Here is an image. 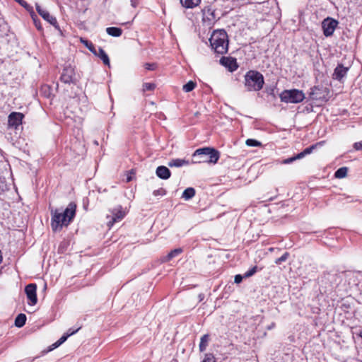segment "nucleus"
I'll return each mask as SVG.
<instances>
[{"label":"nucleus","mask_w":362,"mask_h":362,"mask_svg":"<svg viewBox=\"0 0 362 362\" xmlns=\"http://www.w3.org/2000/svg\"><path fill=\"white\" fill-rule=\"evenodd\" d=\"M208 341H209V335L208 334L203 335L201 338L199 346V351L201 352H203L204 351L206 350V346L208 345Z\"/></svg>","instance_id":"nucleus-27"},{"label":"nucleus","mask_w":362,"mask_h":362,"mask_svg":"<svg viewBox=\"0 0 362 362\" xmlns=\"http://www.w3.org/2000/svg\"><path fill=\"white\" fill-rule=\"evenodd\" d=\"M193 158H199V160H194L193 163H216L220 157L218 151L211 147H204L197 149L192 155Z\"/></svg>","instance_id":"nucleus-3"},{"label":"nucleus","mask_w":362,"mask_h":362,"mask_svg":"<svg viewBox=\"0 0 362 362\" xmlns=\"http://www.w3.org/2000/svg\"><path fill=\"white\" fill-rule=\"evenodd\" d=\"M75 71L74 69L69 65L66 66L62 71V73L60 76V81L62 83L71 84L75 83Z\"/></svg>","instance_id":"nucleus-8"},{"label":"nucleus","mask_w":362,"mask_h":362,"mask_svg":"<svg viewBox=\"0 0 362 362\" xmlns=\"http://www.w3.org/2000/svg\"><path fill=\"white\" fill-rule=\"evenodd\" d=\"M76 204L70 202L65 210L62 212L59 209L51 210V227L54 232L60 231L64 226H68L76 215Z\"/></svg>","instance_id":"nucleus-1"},{"label":"nucleus","mask_w":362,"mask_h":362,"mask_svg":"<svg viewBox=\"0 0 362 362\" xmlns=\"http://www.w3.org/2000/svg\"><path fill=\"white\" fill-rule=\"evenodd\" d=\"M36 11L39 13V15L45 21L49 22L51 25H54L55 28H58L57 21L55 17L51 16L49 13L43 9L40 5L36 4Z\"/></svg>","instance_id":"nucleus-13"},{"label":"nucleus","mask_w":362,"mask_h":362,"mask_svg":"<svg viewBox=\"0 0 362 362\" xmlns=\"http://www.w3.org/2000/svg\"><path fill=\"white\" fill-rule=\"evenodd\" d=\"M209 41L216 53L223 54L228 52V39L227 33L224 30L214 31Z\"/></svg>","instance_id":"nucleus-2"},{"label":"nucleus","mask_w":362,"mask_h":362,"mask_svg":"<svg viewBox=\"0 0 362 362\" xmlns=\"http://www.w3.org/2000/svg\"><path fill=\"white\" fill-rule=\"evenodd\" d=\"M359 336H360V337H361V339H362V330L360 332V333H359Z\"/></svg>","instance_id":"nucleus-46"},{"label":"nucleus","mask_w":362,"mask_h":362,"mask_svg":"<svg viewBox=\"0 0 362 362\" xmlns=\"http://www.w3.org/2000/svg\"><path fill=\"white\" fill-rule=\"evenodd\" d=\"M56 88H58V83L56 84Z\"/></svg>","instance_id":"nucleus-47"},{"label":"nucleus","mask_w":362,"mask_h":362,"mask_svg":"<svg viewBox=\"0 0 362 362\" xmlns=\"http://www.w3.org/2000/svg\"><path fill=\"white\" fill-rule=\"evenodd\" d=\"M264 83L263 75L255 70H250L245 76V86L248 91H258Z\"/></svg>","instance_id":"nucleus-4"},{"label":"nucleus","mask_w":362,"mask_h":362,"mask_svg":"<svg viewBox=\"0 0 362 362\" xmlns=\"http://www.w3.org/2000/svg\"><path fill=\"white\" fill-rule=\"evenodd\" d=\"M202 20L207 23L208 25H211L216 21L215 9L211 6H206L202 10Z\"/></svg>","instance_id":"nucleus-9"},{"label":"nucleus","mask_w":362,"mask_h":362,"mask_svg":"<svg viewBox=\"0 0 362 362\" xmlns=\"http://www.w3.org/2000/svg\"><path fill=\"white\" fill-rule=\"evenodd\" d=\"M339 22L334 18L329 17L325 18L322 22V28L324 35L326 37L332 36Z\"/></svg>","instance_id":"nucleus-7"},{"label":"nucleus","mask_w":362,"mask_h":362,"mask_svg":"<svg viewBox=\"0 0 362 362\" xmlns=\"http://www.w3.org/2000/svg\"><path fill=\"white\" fill-rule=\"evenodd\" d=\"M36 291L37 286L35 284H29L25 288V293L29 300L28 303L31 305H35L37 302Z\"/></svg>","instance_id":"nucleus-10"},{"label":"nucleus","mask_w":362,"mask_h":362,"mask_svg":"<svg viewBox=\"0 0 362 362\" xmlns=\"http://www.w3.org/2000/svg\"><path fill=\"white\" fill-rule=\"evenodd\" d=\"M74 329H69L67 332H71L72 331H74Z\"/></svg>","instance_id":"nucleus-45"},{"label":"nucleus","mask_w":362,"mask_h":362,"mask_svg":"<svg viewBox=\"0 0 362 362\" xmlns=\"http://www.w3.org/2000/svg\"><path fill=\"white\" fill-rule=\"evenodd\" d=\"M281 101L286 103H298L305 99V94L298 89L284 90L279 95Z\"/></svg>","instance_id":"nucleus-5"},{"label":"nucleus","mask_w":362,"mask_h":362,"mask_svg":"<svg viewBox=\"0 0 362 362\" xmlns=\"http://www.w3.org/2000/svg\"><path fill=\"white\" fill-rule=\"evenodd\" d=\"M81 42L93 54L97 55L98 51L94 45L89 40L81 38Z\"/></svg>","instance_id":"nucleus-26"},{"label":"nucleus","mask_w":362,"mask_h":362,"mask_svg":"<svg viewBox=\"0 0 362 362\" xmlns=\"http://www.w3.org/2000/svg\"><path fill=\"white\" fill-rule=\"evenodd\" d=\"M329 90L322 85L315 86L310 88V98L315 100L327 101L329 98Z\"/></svg>","instance_id":"nucleus-6"},{"label":"nucleus","mask_w":362,"mask_h":362,"mask_svg":"<svg viewBox=\"0 0 362 362\" xmlns=\"http://www.w3.org/2000/svg\"><path fill=\"white\" fill-rule=\"evenodd\" d=\"M125 216L124 212L122 211V206H119L118 209H115L112 211V216H107V218H110L107 222V226L110 228L115 223L120 221Z\"/></svg>","instance_id":"nucleus-12"},{"label":"nucleus","mask_w":362,"mask_h":362,"mask_svg":"<svg viewBox=\"0 0 362 362\" xmlns=\"http://www.w3.org/2000/svg\"><path fill=\"white\" fill-rule=\"evenodd\" d=\"M138 4V0H131V5L135 8Z\"/></svg>","instance_id":"nucleus-42"},{"label":"nucleus","mask_w":362,"mask_h":362,"mask_svg":"<svg viewBox=\"0 0 362 362\" xmlns=\"http://www.w3.org/2000/svg\"><path fill=\"white\" fill-rule=\"evenodd\" d=\"M245 278L244 276V274L243 275H241V274H237L235 276V278H234V282L235 284H240L242 282L243 279Z\"/></svg>","instance_id":"nucleus-38"},{"label":"nucleus","mask_w":362,"mask_h":362,"mask_svg":"<svg viewBox=\"0 0 362 362\" xmlns=\"http://www.w3.org/2000/svg\"><path fill=\"white\" fill-rule=\"evenodd\" d=\"M257 271V267L255 266L244 274L245 278H249L253 276Z\"/></svg>","instance_id":"nucleus-34"},{"label":"nucleus","mask_w":362,"mask_h":362,"mask_svg":"<svg viewBox=\"0 0 362 362\" xmlns=\"http://www.w3.org/2000/svg\"><path fill=\"white\" fill-rule=\"evenodd\" d=\"M195 195V189L193 187H188L185 189L182 193V197L185 200H189L194 197Z\"/></svg>","instance_id":"nucleus-25"},{"label":"nucleus","mask_w":362,"mask_h":362,"mask_svg":"<svg viewBox=\"0 0 362 362\" xmlns=\"http://www.w3.org/2000/svg\"><path fill=\"white\" fill-rule=\"evenodd\" d=\"M202 362H216V359L213 354L209 353L205 354Z\"/></svg>","instance_id":"nucleus-35"},{"label":"nucleus","mask_w":362,"mask_h":362,"mask_svg":"<svg viewBox=\"0 0 362 362\" xmlns=\"http://www.w3.org/2000/svg\"><path fill=\"white\" fill-rule=\"evenodd\" d=\"M40 93L45 98H50L52 95V88L49 85H42L40 88Z\"/></svg>","instance_id":"nucleus-24"},{"label":"nucleus","mask_w":362,"mask_h":362,"mask_svg":"<svg viewBox=\"0 0 362 362\" xmlns=\"http://www.w3.org/2000/svg\"><path fill=\"white\" fill-rule=\"evenodd\" d=\"M349 68L344 66L343 64H339L334 69L332 74V78L339 82H343L344 78L346 77Z\"/></svg>","instance_id":"nucleus-14"},{"label":"nucleus","mask_w":362,"mask_h":362,"mask_svg":"<svg viewBox=\"0 0 362 362\" xmlns=\"http://www.w3.org/2000/svg\"><path fill=\"white\" fill-rule=\"evenodd\" d=\"M145 68L147 69V70H151V71H153L156 69V64H150V63H146L145 65H144Z\"/></svg>","instance_id":"nucleus-39"},{"label":"nucleus","mask_w":362,"mask_h":362,"mask_svg":"<svg viewBox=\"0 0 362 362\" xmlns=\"http://www.w3.org/2000/svg\"><path fill=\"white\" fill-rule=\"evenodd\" d=\"M298 159H300V158H297V155L295 156H293V157H291V158H286L285 160H283V163L284 164H289L292 162H293L294 160H298Z\"/></svg>","instance_id":"nucleus-37"},{"label":"nucleus","mask_w":362,"mask_h":362,"mask_svg":"<svg viewBox=\"0 0 362 362\" xmlns=\"http://www.w3.org/2000/svg\"><path fill=\"white\" fill-rule=\"evenodd\" d=\"M156 88V85L153 83H144L143 84V91H151Z\"/></svg>","instance_id":"nucleus-32"},{"label":"nucleus","mask_w":362,"mask_h":362,"mask_svg":"<svg viewBox=\"0 0 362 362\" xmlns=\"http://www.w3.org/2000/svg\"><path fill=\"white\" fill-rule=\"evenodd\" d=\"M315 145H312L306 148H305L302 152L297 154V158H300V159L305 157L306 155L311 153L313 149L315 148Z\"/></svg>","instance_id":"nucleus-29"},{"label":"nucleus","mask_w":362,"mask_h":362,"mask_svg":"<svg viewBox=\"0 0 362 362\" xmlns=\"http://www.w3.org/2000/svg\"><path fill=\"white\" fill-rule=\"evenodd\" d=\"M182 250L181 248H176L171 250L166 256H165L162 261L163 262H167L171 260L173 258L177 257L178 255L181 254Z\"/></svg>","instance_id":"nucleus-19"},{"label":"nucleus","mask_w":362,"mask_h":362,"mask_svg":"<svg viewBox=\"0 0 362 362\" xmlns=\"http://www.w3.org/2000/svg\"><path fill=\"white\" fill-rule=\"evenodd\" d=\"M166 194V191L163 188H160L158 189L154 190L153 194L154 196H163Z\"/></svg>","instance_id":"nucleus-36"},{"label":"nucleus","mask_w":362,"mask_h":362,"mask_svg":"<svg viewBox=\"0 0 362 362\" xmlns=\"http://www.w3.org/2000/svg\"><path fill=\"white\" fill-rule=\"evenodd\" d=\"M274 326H275V324H274V323H272V325H269V326L268 327V329H272Z\"/></svg>","instance_id":"nucleus-43"},{"label":"nucleus","mask_w":362,"mask_h":362,"mask_svg":"<svg viewBox=\"0 0 362 362\" xmlns=\"http://www.w3.org/2000/svg\"><path fill=\"white\" fill-rule=\"evenodd\" d=\"M156 173L159 178L163 180H167L171 175L170 170L164 165L158 166L156 168Z\"/></svg>","instance_id":"nucleus-17"},{"label":"nucleus","mask_w":362,"mask_h":362,"mask_svg":"<svg viewBox=\"0 0 362 362\" xmlns=\"http://www.w3.org/2000/svg\"><path fill=\"white\" fill-rule=\"evenodd\" d=\"M354 148L356 151L362 150V141H359V142H356V143H354Z\"/></svg>","instance_id":"nucleus-41"},{"label":"nucleus","mask_w":362,"mask_h":362,"mask_svg":"<svg viewBox=\"0 0 362 362\" xmlns=\"http://www.w3.org/2000/svg\"><path fill=\"white\" fill-rule=\"evenodd\" d=\"M80 329H81V327H78L75 330L72 331L71 332H66V333L64 334L63 336H62L59 340H57L55 343L52 344L49 346V351H52L54 349L59 347L61 344H62L64 342H65L66 341L68 337L76 334Z\"/></svg>","instance_id":"nucleus-16"},{"label":"nucleus","mask_w":362,"mask_h":362,"mask_svg":"<svg viewBox=\"0 0 362 362\" xmlns=\"http://www.w3.org/2000/svg\"><path fill=\"white\" fill-rule=\"evenodd\" d=\"M190 163V162L188 160L185 159H180V158H176V159H172L168 162V166L169 167H177L180 168L183 165H188Z\"/></svg>","instance_id":"nucleus-18"},{"label":"nucleus","mask_w":362,"mask_h":362,"mask_svg":"<svg viewBox=\"0 0 362 362\" xmlns=\"http://www.w3.org/2000/svg\"><path fill=\"white\" fill-rule=\"evenodd\" d=\"M220 63L228 68L230 71H233L238 67L236 59L230 57H222Z\"/></svg>","instance_id":"nucleus-15"},{"label":"nucleus","mask_w":362,"mask_h":362,"mask_svg":"<svg viewBox=\"0 0 362 362\" xmlns=\"http://www.w3.org/2000/svg\"><path fill=\"white\" fill-rule=\"evenodd\" d=\"M348 172L347 167L339 168L335 173L334 177L339 179L344 178L346 176Z\"/></svg>","instance_id":"nucleus-28"},{"label":"nucleus","mask_w":362,"mask_h":362,"mask_svg":"<svg viewBox=\"0 0 362 362\" xmlns=\"http://www.w3.org/2000/svg\"><path fill=\"white\" fill-rule=\"evenodd\" d=\"M245 144L248 146H260L262 145L261 142L256 139H248L246 140Z\"/></svg>","instance_id":"nucleus-31"},{"label":"nucleus","mask_w":362,"mask_h":362,"mask_svg":"<svg viewBox=\"0 0 362 362\" xmlns=\"http://www.w3.org/2000/svg\"><path fill=\"white\" fill-rule=\"evenodd\" d=\"M196 87V83L193 81H188L186 84L183 86V90L185 92H190L194 89Z\"/></svg>","instance_id":"nucleus-30"},{"label":"nucleus","mask_w":362,"mask_h":362,"mask_svg":"<svg viewBox=\"0 0 362 362\" xmlns=\"http://www.w3.org/2000/svg\"><path fill=\"white\" fill-rule=\"evenodd\" d=\"M289 257V253L286 252L281 257L279 258H277L275 260V264H281L283 262H285L288 257Z\"/></svg>","instance_id":"nucleus-33"},{"label":"nucleus","mask_w":362,"mask_h":362,"mask_svg":"<svg viewBox=\"0 0 362 362\" xmlns=\"http://www.w3.org/2000/svg\"><path fill=\"white\" fill-rule=\"evenodd\" d=\"M98 51V56L104 63V64L110 66V59L108 55L106 54V52L104 51V49L102 47H98L97 49Z\"/></svg>","instance_id":"nucleus-20"},{"label":"nucleus","mask_w":362,"mask_h":362,"mask_svg":"<svg viewBox=\"0 0 362 362\" xmlns=\"http://www.w3.org/2000/svg\"><path fill=\"white\" fill-rule=\"evenodd\" d=\"M201 0H180L182 6L187 8H192L200 3Z\"/></svg>","instance_id":"nucleus-23"},{"label":"nucleus","mask_w":362,"mask_h":362,"mask_svg":"<svg viewBox=\"0 0 362 362\" xmlns=\"http://www.w3.org/2000/svg\"><path fill=\"white\" fill-rule=\"evenodd\" d=\"M273 92H274V90H273V89H271V90H269V93L270 94H273Z\"/></svg>","instance_id":"nucleus-44"},{"label":"nucleus","mask_w":362,"mask_h":362,"mask_svg":"<svg viewBox=\"0 0 362 362\" xmlns=\"http://www.w3.org/2000/svg\"><path fill=\"white\" fill-rule=\"evenodd\" d=\"M134 173L133 170H131L130 171L127 172V177H126V182H129L133 180L132 175Z\"/></svg>","instance_id":"nucleus-40"},{"label":"nucleus","mask_w":362,"mask_h":362,"mask_svg":"<svg viewBox=\"0 0 362 362\" xmlns=\"http://www.w3.org/2000/svg\"><path fill=\"white\" fill-rule=\"evenodd\" d=\"M23 114L21 112H13L8 115V125L10 128L17 129L21 124Z\"/></svg>","instance_id":"nucleus-11"},{"label":"nucleus","mask_w":362,"mask_h":362,"mask_svg":"<svg viewBox=\"0 0 362 362\" xmlns=\"http://www.w3.org/2000/svg\"><path fill=\"white\" fill-rule=\"evenodd\" d=\"M26 315L23 313H20L17 315V317L15 319V326L17 327H22L25 325L26 322Z\"/></svg>","instance_id":"nucleus-21"},{"label":"nucleus","mask_w":362,"mask_h":362,"mask_svg":"<svg viewBox=\"0 0 362 362\" xmlns=\"http://www.w3.org/2000/svg\"><path fill=\"white\" fill-rule=\"evenodd\" d=\"M106 32L112 37H119L122 34V30L117 27H108L106 28Z\"/></svg>","instance_id":"nucleus-22"}]
</instances>
